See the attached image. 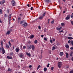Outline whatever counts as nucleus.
Here are the masks:
<instances>
[{
    "label": "nucleus",
    "instance_id": "nucleus-50",
    "mask_svg": "<svg viewBox=\"0 0 73 73\" xmlns=\"http://www.w3.org/2000/svg\"><path fill=\"white\" fill-rule=\"evenodd\" d=\"M44 40H45V41H46L47 40V39H46V38H44Z\"/></svg>",
    "mask_w": 73,
    "mask_h": 73
},
{
    "label": "nucleus",
    "instance_id": "nucleus-8",
    "mask_svg": "<svg viewBox=\"0 0 73 73\" xmlns=\"http://www.w3.org/2000/svg\"><path fill=\"white\" fill-rule=\"evenodd\" d=\"M31 48H32V50H35V45H31Z\"/></svg>",
    "mask_w": 73,
    "mask_h": 73
},
{
    "label": "nucleus",
    "instance_id": "nucleus-58",
    "mask_svg": "<svg viewBox=\"0 0 73 73\" xmlns=\"http://www.w3.org/2000/svg\"><path fill=\"white\" fill-rule=\"evenodd\" d=\"M29 68H32V65H30L29 66Z\"/></svg>",
    "mask_w": 73,
    "mask_h": 73
},
{
    "label": "nucleus",
    "instance_id": "nucleus-11",
    "mask_svg": "<svg viewBox=\"0 0 73 73\" xmlns=\"http://www.w3.org/2000/svg\"><path fill=\"white\" fill-rule=\"evenodd\" d=\"M7 58L8 59H12V57H10L9 56H7Z\"/></svg>",
    "mask_w": 73,
    "mask_h": 73
},
{
    "label": "nucleus",
    "instance_id": "nucleus-10",
    "mask_svg": "<svg viewBox=\"0 0 73 73\" xmlns=\"http://www.w3.org/2000/svg\"><path fill=\"white\" fill-rule=\"evenodd\" d=\"M65 47L66 48V49H68L69 48V46L68 44H66L65 45Z\"/></svg>",
    "mask_w": 73,
    "mask_h": 73
},
{
    "label": "nucleus",
    "instance_id": "nucleus-46",
    "mask_svg": "<svg viewBox=\"0 0 73 73\" xmlns=\"http://www.w3.org/2000/svg\"><path fill=\"white\" fill-rule=\"evenodd\" d=\"M71 44H72V46H73V40H72L71 41Z\"/></svg>",
    "mask_w": 73,
    "mask_h": 73
},
{
    "label": "nucleus",
    "instance_id": "nucleus-40",
    "mask_svg": "<svg viewBox=\"0 0 73 73\" xmlns=\"http://www.w3.org/2000/svg\"><path fill=\"white\" fill-rule=\"evenodd\" d=\"M50 69H51V70H53V69H54V67H51Z\"/></svg>",
    "mask_w": 73,
    "mask_h": 73
},
{
    "label": "nucleus",
    "instance_id": "nucleus-37",
    "mask_svg": "<svg viewBox=\"0 0 73 73\" xmlns=\"http://www.w3.org/2000/svg\"><path fill=\"white\" fill-rule=\"evenodd\" d=\"M40 65H39L38 66V67H37V70H38V69H39L40 68Z\"/></svg>",
    "mask_w": 73,
    "mask_h": 73
},
{
    "label": "nucleus",
    "instance_id": "nucleus-55",
    "mask_svg": "<svg viewBox=\"0 0 73 73\" xmlns=\"http://www.w3.org/2000/svg\"><path fill=\"white\" fill-rule=\"evenodd\" d=\"M70 49H71V50H73V47H71L70 48Z\"/></svg>",
    "mask_w": 73,
    "mask_h": 73
},
{
    "label": "nucleus",
    "instance_id": "nucleus-14",
    "mask_svg": "<svg viewBox=\"0 0 73 73\" xmlns=\"http://www.w3.org/2000/svg\"><path fill=\"white\" fill-rule=\"evenodd\" d=\"M25 21L23 20V21H20V24H23V23H25Z\"/></svg>",
    "mask_w": 73,
    "mask_h": 73
},
{
    "label": "nucleus",
    "instance_id": "nucleus-36",
    "mask_svg": "<svg viewBox=\"0 0 73 73\" xmlns=\"http://www.w3.org/2000/svg\"><path fill=\"white\" fill-rule=\"evenodd\" d=\"M11 16H12V14H10L8 16V17H10L11 18Z\"/></svg>",
    "mask_w": 73,
    "mask_h": 73
},
{
    "label": "nucleus",
    "instance_id": "nucleus-23",
    "mask_svg": "<svg viewBox=\"0 0 73 73\" xmlns=\"http://www.w3.org/2000/svg\"><path fill=\"white\" fill-rule=\"evenodd\" d=\"M47 70V68H44V72H46V71Z\"/></svg>",
    "mask_w": 73,
    "mask_h": 73
},
{
    "label": "nucleus",
    "instance_id": "nucleus-13",
    "mask_svg": "<svg viewBox=\"0 0 73 73\" xmlns=\"http://www.w3.org/2000/svg\"><path fill=\"white\" fill-rule=\"evenodd\" d=\"M15 50H16V52H19V48H16V49H15Z\"/></svg>",
    "mask_w": 73,
    "mask_h": 73
},
{
    "label": "nucleus",
    "instance_id": "nucleus-1",
    "mask_svg": "<svg viewBox=\"0 0 73 73\" xmlns=\"http://www.w3.org/2000/svg\"><path fill=\"white\" fill-rule=\"evenodd\" d=\"M46 5H48V3H51V0H43Z\"/></svg>",
    "mask_w": 73,
    "mask_h": 73
},
{
    "label": "nucleus",
    "instance_id": "nucleus-62",
    "mask_svg": "<svg viewBox=\"0 0 73 73\" xmlns=\"http://www.w3.org/2000/svg\"><path fill=\"white\" fill-rule=\"evenodd\" d=\"M11 18L8 17V20H11Z\"/></svg>",
    "mask_w": 73,
    "mask_h": 73
},
{
    "label": "nucleus",
    "instance_id": "nucleus-49",
    "mask_svg": "<svg viewBox=\"0 0 73 73\" xmlns=\"http://www.w3.org/2000/svg\"><path fill=\"white\" fill-rule=\"evenodd\" d=\"M38 29H41V27H40V26H39L38 27Z\"/></svg>",
    "mask_w": 73,
    "mask_h": 73
},
{
    "label": "nucleus",
    "instance_id": "nucleus-21",
    "mask_svg": "<svg viewBox=\"0 0 73 73\" xmlns=\"http://www.w3.org/2000/svg\"><path fill=\"white\" fill-rule=\"evenodd\" d=\"M46 15V12H45V13H44L42 14V16L43 17H44V16H45Z\"/></svg>",
    "mask_w": 73,
    "mask_h": 73
},
{
    "label": "nucleus",
    "instance_id": "nucleus-35",
    "mask_svg": "<svg viewBox=\"0 0 73 73\" xmlns=\"http://www.w3.org/2000/svg\"><path fill=\"white\" fill-rule=\"evenodd\" d=\"M2 13H3V11H2V10H1V9H0V14H2Z\"/></svg>",
    "mask_w": 73,
    "mask_h": 73
},
{
    "label": "nucleus",
    "instance_id": "nucleus-64",
    "mask_svg": "<svg viewBox=\"0 0 73 73\" xmlns=\"http://www.w3.org/2000/svg\"><path fill=\"white\" fill-rule=\"evenodd\" d=\"M39 73H43V72L42 71H40Z\"/></svg>",
    "mask_w": 73,
    "mask_h": 73
},
{
    "label": "nucleus",
    "instance_id": "nucleus-29",
    "mask_svg": "<svg viewBox=\"0 0 73 73\" xmlns=\"http://www.w3.org/2000/svg\"><path fill=\"white\" fill-rule=\"evenodd\" d=\"M73 54V52H71V53H70V56H72V55Z\"/></svg>",
    "mask_w": 73,
    "mask_h": 73
},
{
    "label": "nucleus",
    "instance_id": "nucleus-18",
    "mask_svg": "<svg viewBox=\"0 0 73 73\" xmlns=\"http://www.w3.org/2000/svg\"><path fill=\"white\" fill-rule=\"evenodd\" d=\"M10 32H11V31H8L6 33V34H7V35H9L10 34Z\"/></svg>",
    "mask_w": 73,
    "mask_h": 73
},
{
    "label": "nucleus",
    "instance_id": "nucleus-52",
    "mask_svg": "<svg viewBox=\"0 0 73 73\" xmlns=\"http://www.w3.org/2000/svg\"><path fill=\"white\" fill-rule=\"evenodd\" d=\"M50 42L51 43H52L53 42V40H50Z\"/></svg>",
    "mask_w": 73,
    "mask_h": 73
},
{
    "label": "nucleus",
    "instance_id": "nucleus-47",
    "mask_svg": "<svg viewBox=\"0 0 73 73\" xmlns=\"http://www.w3.org/2000/svg\"><path fill=\"white\" fill-rule=\"evenodd\" d=\"M5 16L6 17H8V15H7V14H5Z\"/></svg>",
    "mask_w": 73,
    "mask_h": 73
},
{
    "label": "nucleus",
    "instance_id": "nucleus-5",
    "mask_svg": "<svg viewBox=\"0 0 73 73\" xmlns=\"http://www.w3.org/2000/svg\"><path fill=\"white\" fill-rule=\"evenodd\" d=\"M58 66L59 68H60L61 67V65H62V62H58Z\"/></svg>",
    "mask_w": 73,
    "mask_h": 73
},
{
    "label": "nucleus",
    "instance_id": "nucleus-32",
    "mask_svg": "<svg viewBox=\"0 0 73 73\" xmlns=\"http://www.w3.org/2000/svg\"><path fill=\"white\" fill-rule=\"evenodd\" d=\"M9 44L10 46L11 47V42H10V41H9Z\"/></svg>",
    "mask_w": 73,
    "mask_h": 73
},
{
    "label": "nucleus",
    "instance_id": "nucleus-33",
    "mask_svg": "<svg viewBox=\"0 0 73 73\" xmlns=\"http://www.w3.org/2000/svg\"><path fill=\"white\" fill-rule=\"evenodd\" d=\"M35 44H37V40H35L34 41Z\"/></svg>",
    "mask_w": 73,
    "mask_h": 73
},
{
    "label": "nucleus",
    "instance_id": "nucleus-16",
    "mask_svg": "<svg viewBox=\"0 0 73 73\" xmlns=\"http://www.w3.org/2000/svg\"><path fill=\"white\" fill-rule=\"evenodd\" d=\"M63 55V52H60V53L59 54V55L60 56H62Z\"/></svg>",
    "mask_w": 73,
    "mask_h": 73
},
{
    "label": "nucleus",
    "instance_id": "nucleus-19",
    "mask_svg": "<svg viewBox=\"0 0 73 73\" xmlns=\"http://www.w3.org/2000/svg\"><path fill=\"white\" fill-rule=\"evenodd\" d=\"M34 37V35H31L30 37V38L31 39L32 38H33Z\"/></svg>",
    "mask_w": 73,
    "mask_h": 73
},
{
    "label": "nucleus",
    "instance_id": "nucleus-7",
    "mask_svg": "<svg viewBox=\"0 0 73 73\" xmlns=\"http://www.w3.org/2000/svg\"><path fill=\"white\" fill-rule=\"evenodd\" d=\"M5 0H2L1 1V4L3 5V4H4V3H5Z\"/></svg>",
    "mask_w": 73,
    "mask_h": 73
},
{
    "label": "nucleus",
    "instance_id": "nucleus-15",
    "mask_svg": "<svg viewBox=\"0 0 73 73\" xmlns=\"http://www.w3.org/2000/svg\"><path fill=\"white\" fill-rule=\"evenodd\" d=\"M31 45H30L28 46V49H29H29H31Z\"/></svg>",
    "mask_w": 73,
    "mask_h": 73
},
{
    "label": "nucleus",
    "instance_id": "nucleus-60",
    "mask_svg": "<svg viewBox=\"0 0 73 73\" xmlns=\"http://www.w3.org/2000/svg\"><path fill=\"white\" fill-rule=\"evenodd\" d=\"M3 41H4V42H5V41H6V40L5 39H3Z\"/></svg>",
    "mask_w": 73,
    "mask_h": 73
},
{
    "label": "nucleus",
    "instance_id": "nucleus-26",
    "mask_svg": "<svg viewBox=\"0 0 73 73\" xmlns=\"http://www.w3.org/2000/svg\"><path fill=\"white\" fill-rule=\"evenodd\" d=\"M70 19V17H66V20H69Z\"/></svg>",
    "mask_w": 73,
    "mask_h": 73
},
{
    "label": "nucleus",
    "instance_id": "nucleus-28",
    "mask_svg": "<svg viewBox=\"0 0 73 73\" xmlns=\"http://www.w3.org/2000/svg\"><path fill=\"white\" fill-rule=\"evenodd\" d=\"M9 55L10 56H13V52H11V53H10V54H9Z\"/></svg>",
    "mask_w": 73,
    "mask_h": 73
},
{
    "label": "nucleus",
    "instance_id": "nucleus-6",
    "mask_svg": "<svg viewBox=\"0 0 73 73\" xmlns=\"http://www.w3.org/2000/svg\"><path fill=\"white\" fill-rule=\"evenodd\" d=\"M24 24L22 25L23 26V27H24V28H25V27H27V25L28 24V23H26V22H24Z\"/></svg>",
    "mask_w": 73,
    "mask_h": 73
},
{
    "label": "nucleus",
    "instance_id": "nucleus-61",
    "mask_svg": "<svg viewBox=\"0 0 73 73\" xmlns=\"http://www.w3.org/2000/svg\"><path fill=\"white\" fill-rule=\"evenodd\" d=\"M69 36H72V35L71 34H70L68 35Z\"/></svg>",
    "mask_w": 73,
    "mask_h": 73
},
{
    "label": "nucleus",
    "instance_id": "nucleus-54",
    "mask_svg": "<svg viewBox=\"0 0 73 73\" xmlns=\"http://www.w3.org/2000/svg\"><path fill=\"white\" fill-rule=\"evenodd\" d=\"M48 23H49V21H50V19H48Z\"/></svg>",
    "mask_w": 73,
    "mask_h": 73
},
{
    "label": "nucleus",
    "instance_id": "nucleus-20",
    "mask_svg": "<svg viewBox=\"0 0 73 73\" xmlns=\"http://www.w3.org/2000/svg\"><path fill=\"white\" fill-rule=\"evenodd\" d=\"M3 41H1V48L2 47H3Z\"/></svg>",
    "mask_w": 73,
    "mask_h": 73
},
{
    "label": "nucleus",
    "instance_id": "nucleus-53",
    "mask_svg": "<svg viewBox=\"0 0 73 73\" xmlns=\"http://www.w3.org/2000/svg\"><path fill=\"white\" fill-rule=\"evenodd\" d=\"M14 41L12 39L11 40V42H13Z\"/></svg>",
    "mask_w": 73,
    "mask_h": 73
},
{
    "label": "nucleus",
    "instance_id": "nucleus-48",
    "mask_svg": "<svg viewBox=\"0 0 73 73\" xmlns=\"http://www.w3.org/2000/svg\"><path fill=\"white\" fill-rule=\"evenodd\" d=\"M49 65H50L49 64H48V65L47 66V68H48V67H49Z\"/></svg>",
    "mask_w": 73,
    "mask_h": 73
},
{
    "label": "nucleus",
    "instance_id": "nucleus-3",
    "mask_svg": "<svg viewBox=\"0 0 73 73\" xmlns=\"http://www.w3.org/2000/svg\"><path fill=\"white\" fill-rule=\"evenodd\" d=\"M19 57L21 58H24V55L22 53H20L19 54Z\"/></svg>",
    "mask_w": 73,
    "mask_h": 73
},
{
    "label": "nucleus",
    "instance_id": "nucleus-43",
    "mask_svg": "<svg viewBox=\"0 0 73 73\" xmlns=\"http://www.w3.org/2000/svg\"><path fill=\"white\" fill-rule=\"evenodd\" d=\"M28 43V44H31V41H29L28 42H27Z\"/></svg>",
    "mask_w": 73,
    "mask_h": 73
},
{
    "label": "nucleus",
    "instance_id": "nucleus-9",
    "mask_svg": "<svg viewBox=\"0 0 73 73\" xmlns=\"http://www.w3.org/2000/svg\"><path fill=\"white\" fill-rule=\"evenodd\" d=\"M26 54H27V56H28L29 57H30V56H31V54H30L29 53L26 52Z\"/></svg>",
    "mask_w": 73,
    "mask_h": 73
},
{
    "label": "nucleus",
    "instance_id": "nucleus-51",
    "mask_svg": "<svg viewBox=\"0 0 73 73\" xmlns=\"http://www.w3.org/2000/svg\"><path fill=\"white\" fill-rule=\"evenodd\" d=\"M0 23H3V21H1V20L0 19Z\"/></svg>",
    "mask_w": 73,
    "mask_h": 73
},
{
    "label": "nucleus",
    "instance_id": "nucleus-41",
    "mask_svg": "<svg viewBox=\"0 0 73 73\" xmlns=\"http://www.w3.org/2000/svg\"><path fill=\"white\" fill-rule=\"evenodd\" d=\"M25 48H26V46H23V49H25Z\"/></svg>",
    "mask_w": 73,
    "mask_h": 73
},
{
    "label": "nucleus",
    "instance_id": "nucleus-31",
    "mask_svg": "<svg viewBox=\"0 0 73 73\" xmlns=\"http://www.w3.org/2000/svg\"><path fill=\"white\" fill-rule=\"evenodd\" d=\"M20 20H21V18H20L19 17L18 18V23H19V22H20Z\"/></svg>",
    "mask_w": 73,
    "mask_h": 73
},
{
    "label": "nucleus",
    "instance_id": "nucleus-17",
    "mask_svg": "<svg viewBox=\"0 0 73 73\" xmlns=\"http://www.w3.org/2000/svg\"><path fill=\"white\" fill-rule=\"evenodd\" d=\"M61 29H62V27H60L59 28H56V29H57V31H58L59 30H61Z\"/></svg>",
    "mask_w": 73,
    "mask_h": 73
},
{
    "label": "nucleus",
    "instance_id": "nucleus-4",
    "mask_svg": "<svg viewBox=\"0 0 73 73\" xmlns=\"http://www.w3.org/2000/svg\"><path fill=\"white\" fill-rule=\"evenodd\" d=\"M5 53V50H4V47H2V54H4V53Z\"/></svg>",
    "mask_w": 73,
    "mask_h": 73
},
{
    "label": "nucleus",
    "instance_id": "nucleus-45",
    "mask_svg": "<svg viewBox=\"0 0 73 73\" xmlns=\"http://www.w3.org/2000/svg\"><path fill=\"white\" fill-rule=\"evenodd\" d=\"M11 20H9V24H10V23H11Z\"/></svg>",
    "mask_w": 73,
    "mask_h": 73
},
{
    "label": "nucleus",
    "instance_id": "nucleus-56",
    "mask_svg": "<svg viewBox=\"0 0 73 73\" xmlns=\"http://www.w3.org/2000/svg\"><path fill=\"white\" fill-rule=\"evenodd\" d=\"M71 42L70 41V40H68V43H69V44H70V43Z\"/></svg>",
    "mask_w": 73,
    "mask_h": 73
},
{
    "label": "nucleus",
    "instance_id": "nucleus-2",
    "mask_svg": "<svg viewBox=\"0 0 73 73\" xmlns=\"http://www.w3.org/2000/svg\"><path fill=\"white\" fill-rule=\"evenodd\" d=\"M11 4L13 7H15L16 6V2H15V1L12 0L11 1Z\"/></svg>",
    "mask_w": 73,
    "mask_h": 73
},
{
    "label": "nucleus",
    "instance_id": "nucleus-24",
    "mask_svg": "<svg viewBox=\"0 0 73 73\" xmlns=\"http://www.w3.org/2000/svg\"><path fill=\"white\" fill-rule=\"evenodd\" d=\"M68 39H69V40H72V39H73V38L72 37H68Z\"/></svg>",
    "mask_w": 73,
    "mask_h": 73
},
{
    "label": "nucleus",
    "instance_id": "nucleus-38",
    "mask_svg": "<svg viewBox=\"0 0 73 73\" xmlns=\"http://www.w3.org/2000/svg\"><path fill=\"white\" fill-rule=\"evenodd\" d=\"M8 71H9V72H11V69L9 68L8 69Z\"/></svg>",
    "mask_w": 73,
    "mask_h": 73
},
{
    "label": "nucleus",
    "instance_id": "nucleus-44",
    "mask_svg": "<svg viewBox=\"0 0 73 73\" xmlns=\"http://www.w3.org/2000/svg\"><path fill=\"white\" fill-rule=\"evenodd\" d=\"M54 49H55V47L53 46L52 48V50H54Z\"/></svg>",
    "mask_w": 73,
    "mask_h": 73
},
{
    "label": "nucleus",
    "instance_id": "nucleus-59",
    "mask_svg": "<svg viewBox=\"0 0 73 73\" xmlns=\"http://www.w3.org/2000/svg\"><path fill=\"white\" fill-rule=\"evenodd\" d=\"M63 32V31L62 30L59 31V32H60V33H61V32Z\"/></svg>",
    "mask_w": 73,
    "mask_h": 73
},
{
    "label": "nucleus",
    "instance_id": "nucleus-39",
    "mask_svg": "<svg viewBox=\"0 0 73 73\" xmlns=\"http://www.w3.org/2000/svg\"><path fill=\"white\" fill-rule=\"evenodd\" d=\"M48 53H49V54H51V51L50 50H49Z\"/></svg>",
    "mask_w": 73,
    "mask_h": 73
},
{
    "label": "nucleus",
    "instance_id": "nucleus-57",
    "mask_svg": "<svg viewBox=\"0 0 73 73\" xmlns=\"http://www.w3.org/2000/svg\"><path fill=\"white\" fill-rule=\"evenodd\" d=\"M33 7H32L31 8V10H33Z\"/></svg>",
    "mask_w": 73,
    "mask_h": 73
},
{
    "label": "nucleus",
    "instance_id": "nucleus-25",
    "mask_svg": "<svg viewBox=\"0 0 73 73\" xmlns=\"http://www.w3.org/2000/svg\"><path fill=\"white\" fill-rule=\"evenodd\" d=\"M42 18H43V17L42 16L39 17L38 19L39 20H41V19H42Z\"/></svg>",
    "mask_w": 73,
    "mask_h": 73
},
{
    "label": "nucleus",
    "instance_id": "nucleus-22",
    "mask_svg": "<svg viewBox=\"0 0 73 73\" xmlns=\"http://www.w3.org/2000/svg\"><path fill=\"white\" fill-rule=\"evenodd\" d=\"M61 26L64 27V26L65 25V24H64V23H61Z\"/></svg>",
    "mask_w": 73,
    "mask_h": 73
},
{
    "label": "nucleus",
    "instance_id": "nucleus-30",
    "mask_svg": "<svg viewBox=\"0 0 73 73\" xmlns=\"http://www.w3.org/2000/svg\"><path fill=\"white\" fill-rule=\"evenodd\" d=\"M51 24H54V20H53L52 21H51Z\"/></svg>",
    "mask_w": 73,
    "mask_h": 73
},
{
    "label": "nucleus",
    "instance_id": "nucleus-12",
    "mask_svg": "<svg viewBox=\"0 0 73 73\" xmlns=\"http://www.w3.org/2000/svg\"><path fill=\"white\" fill-rule=\"evenodd\" d=\"M66 58H68V57H69V54L67 52H66Z\"/></svg>",
    "mask_w": 73,
    "mask_h": 73
},
{
    "label": "nucleus",
    "instance_id": "nucleus-27",
    "mask_svg": "<svg viewBox=\"0 0 73 73\" xmlns=\"http://www.w3.org/2000/svg\"><path fill=\"white\" fill-rule=\"evenodd\" d=\"M6 48H9V45L6 44Z\"/></svg>",
    "mask_w": 73,
    "mask_h": 73
},
{
    "label": "nucleus",
    "instance_id": "nucleus-42",
    "mask_svg": "<svg viewBox=\"0 0 73 73\" xmlns=\"http://www.w3.org/2000/svg\"><path fill=\"white\" fill-rule=\"evenodd\" d=\"M71 23L73 25V21H71Z\"/></svg>",
    "mask_w": 73,
    "mask_h": 73
},
{
    "label": "nucleus",
    "instance_id": "nucleus-34",
    "mask_svg": "<svg viewBox=\"0 0 73 73\" xmlns=\"http://www.w3.org/2000/svg\"><path fill=\"white\" fill-rule=\"evenodd\" d=\"M70 17L71 18H73V13H72V15H70Z\"/></svg>",
    "mask_w": 73,
    "mask_h": 73
},
{
    "label": "nucleus",
    "instance_id": "nucleus-63",
    "mask_svg": "<svg viewBox=\"0 0 73 73\" xmlns=\"http://www.w3.org/2000/svg\"><path fill=\"white\" fill-rule=\"evenodd\" d=\"M70 72L71 73H73V71H71Z\"/></svg>",
    "mask_w": 73,
    "mask_h": 73
}]
</instances>
